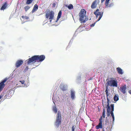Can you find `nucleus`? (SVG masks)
I'll return each mask as SVG.
<instances>
[{
  "mask_svg": "<svg viewBox=\"0 0 131 131\" xmlns=\"http://www.w3.org/2000/svg\"><path fill=\"white\" fill-rule=\"evenodd\" d=\"M53 111L55 113H56L57 112V110L56 107V106H53L52 108Z\"/></svg>",
  "mask_w": 131,
  "mask_h": 131,
  "instance_id": "22",
  "label": "nucleus"
},
{
  "mask_svg": "<svg viewBox=\"0 0 131 131\" xmlns=\"http://www.w3.org/2000/svg\"><path fill=\"white\" fill-rule=\"evenodd\" d=\"M105 0H101V3L105 1Z\"/></svg>",
  "mask_w": 131,
  "mask_h": 131,
  "instance_id": "38",
  "label": "nucleus"
},
{
  "mask_svg": "<svg viewBox=\"0 0 131 131\" xmlns=\"http://www.w3.org/2000/svg\"><path fill=\"white\" fill-rule=\"evenodd\" d=\"M38 8V6L37 4H35L33 8V11L36 10Z\"/></svg>",
  "mask_w": 131,
  "mask_h": 131,
  "instance_id": "25",
  "label": "nucleus"
},
{
  "mask_svg": "<svg viewBox=\"0 0 131 131\" xmlns=\"http://www.w3.org/2000/svg\"><path fill=\"white\" fill-rule=\"evenodd\" d=\"M105 122V125L109 124L108 120L107 119H106Z\"/></svg>",
  "mask_w": 131,
  "mask_h": 131,
  "instance_id": "29",
  "label": "nucleus"
},
{
  "mask_svg": "<svg viewBox=\"0 0 131 131\" xmlns=\"http://www.w3.org/2000/svg\"><path fill=\"white\" fill-rule=\"evenodd\" d=\"M7 78L5 79L4 80H3L1 82L3 83V84H4V83H5L7 81Z\"/></svg>",
  "mask_w": 131,
  "mask_h": 131,
  "instance_id": "31",
  "label": "nucleus"
},
{
  "mask_svg": "<svg viewBox=\"0 0 131 131\" xmlns=\"http://www.w3.org/2000/svg\"><path fill=\"white\" fill-rule=\"evenodd\" d=\"M110 0H106L105 5L107 7H110L111 6V5H112V4H111L109 5H108Z\"/></svg>",
  "mask_w": 131,
  "mask_h": 131,
  "instance_id": "18",
  "label": "nucleus"
},
{
  "mask_svg": "<svg viewBox=\"0 0 131 131\" xmlns=\"http://www.w3.org/2000/svg\"><path fill=\"white\" fill-rule=\"evenodd\" d=\"M99 9H97L94 12V14L96 15V18L98 17V19L97 21H99L103 16V12H99Z\"/></svg>",
  "mask_w": 131,
  "mask_h": 131,
  "instance_id": "8",
  "label": "nucleus"
},
{
  "mask_svg": "<svg viewBox=\"0 0 131 131\" xmlns=\"http://www.w3.org/2000/svg\"><path fill=\"white\" fill-rule=\"evenodd\" d=\"M108 86L117 87V81L115 80H111L108 81L106 84V87H107L108 88Z\"/></svg>",
  "mask_w": 131,
  "mask_h": 131,
  "instance_id": "6",
  "label": "nucleus"
},
{
  "mask_svg": "<svg viewBox=\"0 0 131 131\" xmlns=\"http://www.w3.org/2000/svg\"><path fill=\"white\" fill-rule=\"evenodd\" d=\"M68 9H73V6L72 4H70L67 6Z\"/></svg>",
  "mask_w": 131,
  "mask_h": 131,
  "instance_id": "23",
  "label": "nucleus"
},
{
  "mask_svg": "<svg viewBox=\"0 0 131 131\" xmlns=\"http://www.w3.org/2000/svg\"><path fill=\"white\" fill-rule=\"evenodd\" d=\"M71 97L72 100L74 99L75 97V92L74 91L71 90Z\"/></svg>",
  "mask_w": 131,
  "mask_h": 131,
  "instance_id": "15",
  "label": "nucleus"
},
{
  "mask_svg": "<svg viewBox=\"0 0 131 131\" xmlns=\"http://www.w3.org/2000/svg\"><path fill=\"white\" fill-rule=\"evenodd\" d=\"M54 14V13L53 11H50L48 12L46 14V18L48 19L49 17V19L50 20L49 21L50 22L53 19Z\"/></svg>",
  "mask_w": 131,
  "mask_h": 131,
  "instance_id": "7",
  "label": "nucleus"
},
{
  "mask_svg": "<svg viewBox=\"0 0 131 131\" xmlns=\"http://www.w3.org/2000/svg\"><path fill=\"white\" fill-rule=\"evenodd\" d=\"M19 81L22 84H23L25 82V81L24 80L20 81Z\"/></svg>",
  "mask_w": 131,
  "mask_h": 131,
  "instance_id": "34",
  "label": "nucleus"
},
{
  "mask_svg": "<svg viewBox=\"0 0 131 131\" xmlns=\"http://www.w3.org/2000/svg\"><path fill=\"white\" fill-rule=\"evenodd\" d=\"M26 3L27 4H31L32 2V0H26Z\"/></svg>",
  "mask_w": 131,
  "mask_h": 131,
  "instance_id": "24",
  "label": "nucleus"
},
{
  "mask_svg": "<svg viewBox=\"0 0 131 131\" xmlns=\"http://www.w3.org/2000/svg\"><path fill=\"white\" fill-rule=\"evenodd\" d=\"M105 92L107 101L106 103V102L104 103L103 102L102 105L103 107H105V106H109V103L112 98L111 94L108 93V88L107 87H106Z\"/></svg>",
  "mask_w": 131,
  "mask_h": 131,
  "instance_id": "2",
  "label": "nucleus"
},
{
  "mask_svg": "<svg viewBox=\"0 0 131 131\" xmlns=\"http://www.w3.org/2000/svg\"><path fill=\"white\" fill-rule=\"evenodd\" d=\"M105 107L107 108V117L110 116V114L111 112V108L110 106H105Z\"/></svg>",
  "mask_w": 131,
  "mask_h": 131,
  "instance_id": "13",
  "label": "nucleus"
},
{
  "mask_svg": "<svg viewBox=\"0 0 131 131\" xmlns=\"http://www.w3.org/2000/svg\"><path fill=\"white\" fill-rule=\"evenodd\" d=\"M45 58V56L43 55L33 56V65L36 63V62H39L43 61Z\"/></svg>",
  "mask_w": 131,
  "mask_h": 131,
  "instance_id": "3",
  "label": "nucleus"
},
{
  "mask_svg": "<svg viewBox=\"0 0 131 131\" xmlns=\"http://www.w3.org/2000/svg\"><path fill=\"white\" fill-rule=\"evenodd\" d=\"M7 6V4L6 2H5L4 4L2 6L1 8V10H4L5 9Z\"/></svg>",
  "mask_w": 131,
  "mask_h": 131,
  "instance_id": "19",
  "label": "nucleus"
},
{
  "mask_svg": "<svg viewBox=\"0 0 131 131\" xmlns=\"http://www.w3.org/2000/svg\"><path fill=\"white\" fill-rule=\"evenodd\" d=\"M129 93L131 94V90H130L129 91Z\"/></svg>",
  "mask_w": 131,
  "mask_h": 131,
  "instance_id": "39",
  "label": "nucleus"
},
{
  "mask_svg": "<svg viewBox=\"0 0 131 131\" xmlns=\"http://www.w3.org/2000/svg\"><path fill=\"white\" fill-rule=\"evenodd\" d=\"M61 124V113L58 112L57 114V116L56 117V122L55 123V125L58 127Z\"/></svg>",
  "mask_w": 131,
  "mask_h": 131,
  "instance_id": "5",
  "label": "nucleus"
},
{
  "mask_svg": "<svg viewBox=\"0 0 131 131\" xmlns=\"http://www.w3.org/2000/svg\"><path fill=\"white\" fill-rule=\"evenodd\" d=\"M59 88L63 91H66L67 89V85L63 83L60 84Z\"/></svg>",
  "mask_w": 131,
  "mask_h": 131,
  "instance_id": "9",
  "label": "nucleus"
},
{
  "mask_svg": "<svg viewBox=\"0 0 131 131\" xmlns=\"http://www.w3.org/2000/svg\"><path fill=\"white\" fill-rule=\"evenodd\" d=\"M55 5H56L54 3H53L52 4V7H55Z\"/></svg>",
  "mask_w": 131,
  "mask_h": 131,
  "instance_id": "36",
  "label": "nucleus"
},
{
  "mask_svg": "<svg viewBox=\"0 0 131 131\" xmlns=\"http://www.w3.org/2000/svg\"><path fill=\"white\" fill-rule=\"evenodd\" d=\"M22 18H23V19H27L29 18L28 17H27L26 16H22Z\"/></svg>",
  "mask_w": 131,
  "mask_h": 131,
  "instance_id": "30",
  "label": "nucleus"
},
{
  "mask_svg": "<svg viewBox=\"0 0 131 131\" xmlns=\"http://www.w3.org/2000/svg\"><path fill=\"white\" fill-rule=\"evenodd\" d=\"M28 69V67H27L25 69V71H27Z\"/></svg>",
  "mask_w": 131,
  "mask_h": 131,
  "instance_id": "35",
  "label": "nucleus"
},
{
  "mask_svg": "<svg viewBox=\"0 0 131 131\" xmlns=\"http://www.w3.org/2000/svg\"><path fill=\"white\" fill-rule=\"evenodd\" d=\"M30 6H27L24 7V8L26 11H27L28 10L30 9Z\"/></svg>",
  "mask_w": 131,
  "mask_h": 131,
  "instance_id": "27",
  "label": "nucleus"
},
{
  "mask_svg": "<svg viewBox=\"0 0 131 131\" xmlns=\"http://www.w3.org/2000/svg\"><path fill=\"white\" fill-rule=\"evenodd\" d=\"M118 100V97L117 96L115 95L114 97V100L115 101H117Z\"/></svg>",
  "mask_w": 131,
  "mask_h": 131,
  "instance_id": "26",
  "label": "nucleus"
},
{
  "mask_svg": "<svg viewBox=\"0 0 131 131\" xmlns=\"http://www.w3.org/2000/svg\"><path fill=\"white\" fill-rule=\"evenodd\" d=\"M97 4L98 2L96 0H95L93 2L91 5V8L92 9L96 8L97 7Z\"/></svg>",
  "mask_w": 131,
  "mask_h": 131,
  "instance_id": "12",
  "label": "nucleus"
},
{
  "mask_svg": "<svg viewBox=\"0 0 131 131\" xmlns=\"http://www.w3.org/2000/svg\"><path fill=\"white\" fill-rule=\"evenodd\" d=\"M116 70L119 74H123V72L122 71V70L120 68H117Z\"/></svg>",
  "mask_w": 131,
  "mask_h": 131,
  "instance_id": "17",
  "label": "nucleus"
},
{
  "mask_svg": "<svg viewBox=\"0 0 131 131\" xmlns=\"http://www.w3.org/2000/svg\"><path fill=\"white\" fill-rule=\"evenodd\" d=\"M23 61L21 60H18L15 63V66L16 68H18L21 66L23 63Z\"/></svg>",
  "mask_w": 131,
  "mask_h": 131,
  "instance_id": "11",
  "label": "nucleus"
},
{
  "mask_svg": "<svg viewBox=\"0 0 131 131\" xmlns=\"http://www.w3.org/2000/svg\"><path fill=\"white\" fill-rule=\"evenodd\" d=\"M39 65V62H36V63H35L34 65H33V66H35V67H34L33 68H34L36 67L37 66Z\"/></svg>",
  "mask_w": 131,
  "mask_h": 131,
  "instance_id": "28",
  "label": "nucleus"
},
{
  "mask_svg": "<svg viewBox=\"0 0 131 131\" xmlns=\"http://www.w3.org/2000/svg\"><path fill=\"white\" fill-rule=\"evenodd\" d=\"M27 63L28 64H29L31 62H33V57L29 58L28 60H27Z\"/></svg>",
  "mask_w": 131,
  "mask_h": 131,
  "instance_id": "20",
  "label": "nucleus"
},
{
  "mask_svg": "<svg viewBox=\"0 0 131 131\" xmlns=\"http://www.w3.org/2000/svg\"><path fill=\"white\" fill-rule=\"evenodd\" d=\"M105 109L104 108L102 113V116H101L99 119V123L98 125L96 126L95 127L96 129H98L99 128H102V123L104 122V120H103L102 117L103 118L105 117Z\"/></svg>",
  "mask_w": 131,
  "mask_h": 131,
  "instance_id": "4",
  "label": "nucleus"
},
{
  "mask_svg": "<svg viewBox=\"0 0 131 131\" xmlns=\"http://www.w3.org/2000/svg\"><path fill=\"white\" fill-rule=\"evenodd\" d=\"M61 14L62 12L60 10L58 13L57 19L56 20V22H57L59 19L61 17Z\"/></svg>",
  "mask_w": 131,
  "mask_h": 131,
  "instance_id": "16",
  "label": "nucleus"
},
{
  "mask_svg": "<svg viewBox=\"0 0 131 131\" xmlns=\"http://www.w3.org/2000/svg\"><path fill=\"white\" fill-rule=\"evenodd\" d=\"M86 12L84 9L81 10L79 14V20L81 23H84L88 20L86 16Z\"/></svg>",
  "mask_w": 131,
  "mask_h": 131,
  "instance_id": "1",
  "label": "nucleus"
},
{
  "mask_svg": "<svg viewBox=\"0 0 131 131\" xmlns=\"http://www.w3.org/2000/svg\"><path fill=\"white\" fill-rule=\"evenodd\" d=\"M102 131H104V128H103V129H102Z\"/></svg>",
  "mask_w": 131,
  "mask_h": 131,
  "instance_id": "40",
  "label": "nucleus"
},
{
  "mask_svg": "<svg viewBox=\"0 0 131 131\" xmlns=\"http://www.w3.org/2000/svg\"><path fill=\"white\" fill-rule=\"evenodd\" d=\"M92 79V78H90V79L89 80H91Z\"/></svg>",
  "mask_w": 131,
  "mask_h": 131,
  "instance_id": "41",
  "label": "nucleus"
},
{
  "mask_svg": "<svg viewBox=\"0 0 131 131\" xmlns=\"http://www.w3.org/2000/svg\"><path fill=\"white\" fill-rule=\"evenodd\" d=\"M126 85H122L121 87H120V91L124 94H125L126 93Z\"/></svg>",
  "mask_w": 131,
  "mask_h": 131,
  "instance_id": "10",
  "label": "nucleus"
},
{
  "mask_svg": "<svg viewBox=\"0 0 131 131\" xmlns=\"http://www.w3.org/2000/svg\"><path fill=\"white\" fill-rule=\"evenodd\" d=\"M114 104H111L110 105V106L111 107V111L110 114H111L112 117L114 116V114L113 112L114 111Z\"/></svg>",
  "mask_w": 131,
  "mask_h": 131,
  "instance_id": "14",
  "label": "nucleus"
},
{
  "mask_svg": "<svg viewBox=\"0 0 131 131\" xmlns=\"http://www.w3.org/2000/svg\"><path fill=\"white\" fill-rule=\"evenodd\" d=\"M5 84L1 82L0 83V92L2 91L4 87Z\"/></svg>",
  "mask_w": 131,
  "mask_h": 131,
  "instance_id": "21",
  "label": "nucleus"
},
{
  "mask_svg": "<svg viewBox=\"0 0 131 131\" xmlns=\"http://www.w3.org/2000/svg\"><path fill=\"white\" fill-rule=\"evenodd\" d=\"M95 24V23H93L92 24L90 25V26L91 27H93L94 26Z\"/></svg>",
  "mask_w": 131,
  "mask_h": 131,
  "instance_id": "33",
  "label": "nucleus"
},
{
  "mask_svg": "<svg viewBox=\"0 0 131 131\" xmlns=\"http://www.w3.org/2000/svg\"><path fill=\"white\" fill-rule=\"evenodd\" d=\"M75 126V125H73L72 126V131H74V129Z\"/></svg>",
  "mask_w": 131,
  "mask_h": 131,
  "instance_id": "32",
  "label": "nucleus"
},
{
  "mask_svg": "<svg viewBox=\"0 0 131 131\" xmlns=\"http://www.w3.org/2000/svg\"><path fill=\"white\" fill-rule=\"evenodd\" d=\"M113 119V122H114V116H113L112 117Z\"/></svg>",
  "mask_w": 131,
  "mask_h": 131,
  "instance_id": "37",
  "label": "nucleus"
}]
</instances>
